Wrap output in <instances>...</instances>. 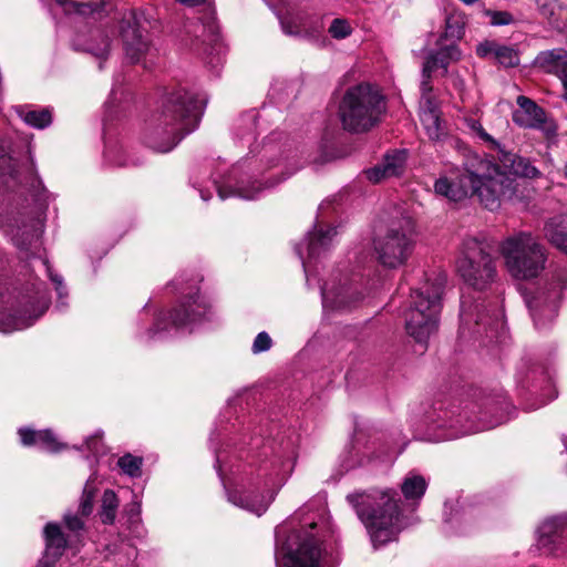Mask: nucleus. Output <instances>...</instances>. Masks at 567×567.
Here are the masks:
<instances>
[{
	"label": "nucleus",
	"instance_id": "obj_52",
	"mask_svg": "<svg viewBox=\"0 0 567 567\" xmlns=\"http://www.w3.org/2000/svg\"><path fill=\"white\" fill-rule=\"evenodd\" d=\"M55 563L42 556V558L39 560L35 567H53Z\"/></svg>",
	"mask_w": 567,
	"mask_h": 567
},
{
	"label": "nucleus",
	"instance_id": "obj_22",
	"mask_svg": "<svg viewBox=\"0 0 567 567\" xmlns=\"http://www.w3.org/2000/svg\"><path fill=\"white\" fill-rule=\"evenodd\" d=\"M320 290L324 311L348 310L360 299L358 291L347 279L333 278L326 281Z\"/></svg>",
	"mask_w": 567,
	"mask_h": 567
},
{
	"label": "nucleus",
	"instance_id": "obj_38",
	"mask_svg": "<svg viewBox=\"0 0 567 567\" xmlns=\"http://www.w3.org/2000/svg\"><path fill=\"white\" fill-rule=\"evenodd\" d=\"M96 492H97V472L93 471V473L89 476V478L86 480L84 487H83V493H82V497H81L79 511H78V513L81 516L87 517L92 514Z\"/></svg>",
	"mask_w": 567,
	"mask_h": 567
},
{
	"label": "nucleus",
	"instance_id": "obj_39",
	"mask_svg": "<svg viewBox=\"0 0 567 567\" xmlns=\"http://www.w3.org/2000/svg\"><path fill=\"white\" fill-rule=\"evenodd\" d=\"M104 158L111 165L118 167L138 166L142 164L140 158L130 157L121 145H106Z\"/></svg>",
	"mask_w": 567,
	"mask_h": 567
},
{
	"label": "nucleus",
	"instance_id": "obj_10",
	"mask_svg": "<svg viewBox=\"0 0 567 567\" xmlns=\"http://www.w3.org/2000/svg\"><path fill=\"white\" fill-rule=\"evenodd\" d=\"M445 276L437 275L427 280L411 293L410 307L404 313L405 330L423 350L427 340L436 332L442 309L441 298L444 290Z\"/></svg>",
	"mask_w": 567,
	"mask_h": 567
},
{
	"label": "nucleus",
	"instance_id": "obj_7",
	"mask_svg": "<svg viewBox=\"0 0 567 567\" xmlns=\"http://www.w3.org/2000/svg\"><path fill=\"white\" fill-rule=\"evenodd\" d=\"M213 318L210 301L198 289L190 288L169 313L156 312L146 303L132 323V334L136 342L148 344L165 338L173 329L192 332Z\"/></svg>",
	"mask_w": 567,
	"mask_h": 567
},
{
	"label": "nucleus",
	"instance_id": "obj_16",
	"mask_svg": "<svg viewBox=\"0 0 567 567\" xmlns=\"http://www.w3.org/2000/svg\"><path fill=\"white\" fill-rule=\"evenodd\" d=\"M461 338L486 337L489 342H497L504 334V311L497 303L467 305L461 301Z\"/></svg>",
	"mask_w": 567,
	"mask_h": 567
},
{
	"label": "nucleus",
	"instance_id": "obj_9",
	"mask_svg": "<svg viewBox=\"0 0 567 567\" xmlns=\"http://www.w3.org/2000/svg\"><path fill=\"white\" fill-rule=\"evenodd\" d=\"M347 499L355 509L375 549L395 540L398 534L405 527L394 489L353 493L349 494Z\"/></svg>",
	"mask_w": 567,
	"mask_h": 567
},
{
	"label": "nucleus",
	"instance_id": "obj_54",
	"mask_svg": "<svg viewBox=\"0 0 567 567\" xmlns=\"http://www.w3.org/2000/svg\"><path fill=\"white\" fill-rule=\"evenodd\" d=\"M563 441H564L565 449L567 451V437H565Z\"/></svg>",
	"mask_w": 567,
	"mask_h": 567
},
{
	"label": "nucleus",
	"instance_id": "obj_1",
	"mask_svg": "<svg viewBox=\"0 0 567 567\" xmlns=\"http://www.w3.org/2000/svg\"><path fill=\"white\" fill-rule=\"evenodd\" d=\"M0 183L8 188L30 185L37 192V205L32 209L0 215V229L28 258L21 287L11 292L0 285V332L11 333L33 326L49 308L48 289L34 271L45 272L53 282L58 295L55 308L60 311L68 307L69 293L63 278L52 271L47 257L34 251L28 254L31 249H39L50 194L37 178L32 161L27 154L16 151L8 141L0 142Z\"/></svg>",
	"mask_w": 567,
	"mask_h": 567
},
{
	"label": "nucleus",
	"instance_id": "obj_49",
	"mask_svg": "<svg viewBox=\"0 0 567 567\" xmlns=\"http://www.w3.org/2000/svg\"><path fill=\"white\" fill-rule=\"evenodd\" d=\"M431 75H432V73H429L427 75H425L422 72V81H421V86H420V89H421L420 105L426 104V101L437 102L435 96L432 94L433 87L430 83Z\"/></svg>",
	"mask_w": 567,
	"mask_h": 567
},
{
	"label": "nucleus",
	"instance_id": "obj_25",
	"mask_svg": "<svg viewBox=\"0 0 567 567\" xmlns=\"http://www.w3.org/2000/svg\"><path fill=\"white\" fill-rule=\"evenodd\" d=\"M20 442L27 447H37L48 453H59L68 449V445L50 429L34 430L29 426L18 429Z\"/></svg>",
	"mask_w": 567,
	"mask_h": 567
},
{
	"label": "nucleus",
	"instance_id": "obj_27",
	"mask_svg": "<svg viewBox=\"0 0 567 567\" xmlns=\"http://www.w3.org/2000/svg\"><path fill=\"white\" fill-rule=\"evenodd\" d=\"M476 54L483 59L494 60L505 68L519 63L517 50L512 45L501 44L494 40H485L476 47Z\"/></svg>",
	"mask_w": 567,
	"mask_h": 567
},
{
	"label": "nucleus",
	"instance_id": "obj_2",
	"mask_svg": "<svg viewBox=\"0 0 567 567\" xmlns=\"http://www.w3.org/2000/svg\"><path fill=\"white\" fill-rule=\"evenodd\" d=\"M258 135V113L250 110L234 123L231 138L248 155L239 159L223 176L212 175L209 181L221 200L238 197L258 199L295 174L300 165L281 133H271L261 144L255 145Z\"/></svg>",
	"mask_w": 567,
	"mask_h": 567
},
{
	"label": "nucleus",
	"instance_id": "obj_4",
	"mask_svg": "<svg viewBox=\"0 0 567 567\" xmlns=\"http://www.w3.org/2000/svg\"><path fill=\"white\" fill-rule=\"evenodd\" d=\"M276 567H334L338 544L321 502L300 507L276 527Z\"/></svg>",
	"mask_w": 567,
	"mask_h": 567
},
{
	"label": "nucleus",
	"instance_id": "obj_51",
	"mask_svg": "<svg viewBox=\"0 0 567 567\" xmlns=\"http://www.w3.org/2000/svg\"><path fill=\"white\" fill-rule=\"evenodd\" d=\"M203 178L200 176H193L192 184L196 188L204 202H207L212 197L210 190L206 189L203 185Z\"/></svg>",
	"mask_w": 567,
	"mask_h": 567
},
{
	"label": "nucleus",
	"instance_id": "obj_37",
	"mask_svg": "<svg viewBox=\"0 0 567 567\" xmlns=\"http://www.w3.org/2000/svg\"><path fill=\"white\" fill-rule=\"evenodd\" d=\"M184 32L185 38L183 40L185 41V44H189L192 48L197 50L198 43L195 42V40H200L202 43H205L206 39L212 40L214 37V25L209 24L206 27L202 22L190 21L185 24Z\"/></svg>",
	"mask_w": 567,
	"mask_h": 567
},
{
	"label": "nucleus",
	"instance_id": "obj_41",
	"mask_svg": "<svg viewBox=\"0 0 567 567\" xmlns=\"http://www.w3.org/2000/svg\"><path fill=\"white\" fill-rule=\"evenodd\" d=\"M464 123L468 132L475 137L478 138L482 143L487 144L493 150H499V143L488 134L482 124L472 117H465Z\"/></svg>",
	"mask_w": 567,
	"mask_h": 567
},
{
	"label": "nucleus",
	"instance_id": "obj_34",
	"mask_svg": "<svg viewBox=\"0 0 567 567\" xmlns=\"http://www.w3.org/2000/svg\"><path fill=\"white\" fill-rule=\"evenodd\" d=\"M545 238L567 255V214L554 216L544 225Z\"/></svg>",
	"mask_w": 567,
	"mask_h": 567
},
{
	"label": "nucleus",
	"instance_id": "obj_28",
	"mask_svg": "<svg viewBox=\"0 0 567 567\" xmlns=\"http://www.w3.org/2000/svg\"><path fill=\"white\" fill-rule=\"evenodd\" d=\"M535 63L560 79L565 89L564 97L567 100V50L558 48L543 51L536 56Z\"/></svg>",
	"mask_w": 567,
	"mask_h": 567
},
{
	"label": "nucleus",
	"instance_id": "obj_23",
	"mask_svg": "<svg viewBox=\"0 0 567 567\" xmlns=\"http://www.w3.org/2000/svg\"><path fill=\"white\" fill-rule=\"evenodd\" d=\"M517 107L512 113L513 122L523 128L539 130L546 134L554 133L555 127L548 122L546 112L525 95L516 99Z\"/></svg>",
	"mask_w": 567,
	"mask_h": 567
},
{
	"label": "nucleus",
	"instance_id": "obj_55",
	"mask_svg": "<svg viewBox=\"0 0 567 567\" xmlns=\"http://www.w3.org/2000/svg\"><path fill=\"white\" fill-rule=\"evenodd\" d=\"M565 176L567 177V164L565 165Z\"/></svg>",
	"mask_w": 567,
	"mask_h": 567
},
{
	"label": "nucleus",
	"instance_id": "obj_42",
	"mask_svg": "<svg viewBox=\"0 0 567 567\" xmlns=\"http://www.w3.org/2000/svg\"><path fill=\"white\" fill-rule=\"evenodd\" d=\"M468 514L467 506L460 499H450L444 503V523L453 525L464 519Z\"/></svg>",
	"mask_w": 567,
	"mask_h": 567
},
{
	"label": "nucleus",
	"instance_id": "obj_30",
	"mask_svg": "<svg viewBox=\"0 0 567 567\" xmlns=\"http://www.w3.org/2000/svg\"><path fill=\"white\" fill-rule=\"evenodd\" d=\"M43 537L45 543L43 557L56 563L63 555L64 549L71 545L72 536L68 537L62 532V528L56 523H48L43 528Z\"/></svg>",
	"mask_w": 567,
	"mask_h": 567
},
{
	"label": "nucleus",
	"instance_id": "obj_35",
	"mask_svg": "<svg viewBox=\"0 0 567 567\" xmlns=\"http://www.w3.org/2000/svg\"><path fill=\"white\" fill-rule=\"evenodd\" d=\"M17 115L30 127L43 130L52 123V112L49 107L33 105L14 106Z\"/></svg>",
	"mask_w": 567,
	"mask_h": 567
},
{
	"label": "nucleus",
	"instance_id": "obj_19",
	"mask_svg": "<svg viewBox=\"0 0 567 567\" xmlns=\"http://www.w3.org/2000/svg\"><path fill=\"white\" fill-rule=\"evenodd\" d=\"M536 534V547L540 555L567 558V513L545 518Z\"/></svg>",
	"mask_w": 567,
	"mask_h": 567
},
{
	"label": "nucleus",
	"instance_id": "obj_50",
	"mask_svg": "<svg viewBox=\"0 0 567 567\" xmlns=\"http://www.w3.org/2000/svg\"><path fill=\"white\" fill-rule=\"evenodd\" d=\"M462 34H463V25L454 17H449L446 19L445 35L452 37V38H461Z\"/></svg>",
	"mask_w": 567,
	"mask_h": 567
},
{
	"label": "nucleus",
	"instance_id": "obj_21",
	"mask_svg": "<svg viewBox=\"0 0 567 567\" xmlns=\"http://www.w3.org/2000/svg\"><path fill=\"white\" fill-rule=\"evenodd\" d=\"M285 34L303 38L317 42L320 40L324 25L319 17H308L303 13L287 11L276 12Z\"/></svg>",
	"mask_w": 567,
	"mask_h": 567
},
{
	"label": "nucleus",
	"instance_id": "obj_12",
	"mask_svg": "<svg viewBox=\"0 0 567 567\" xmlns=\"http://www.w3.org/2000/svg\"><path fill=\"white\" fill-rule=\"evenodd\" d=\"M415 225L410 216L391 219L372 240L377 261L388 269H398L410 259L415 247Z\"/></svg>",
	"mask_w": 567,
	"mask_h": 567
},
{
	"label": "nucleus",
	"instance_id": "obj_5",
	"mask_svg": "<svg viewBox=\"0 0 567 567\" xmlns=\"http://www.w3.org/2000/svg\"><path fill=\"white\" fill-rule=\"evenodd\" d=\"M517 183L504 172L499 164L466 150L462 169L453 168L451 176L441 175L434 183L436 195L451 202L475 197L486 209L493 212L516 195Z\"/></svg>",
	"mask_w": 567,
	"mask_h": 567
},
{
	"label": "nucleus",
	"instance_id": "obj_48",
	"mask_svg": "<svg viewBox=\"0 0 567 567\" xmlns=\"http://www.w3.org/2000/svg\"><path fill=\"white\" fill-rule=\"evenodd\" d=\"M492 25H508L514 22L513 16L507 11L485 10Z\"/></svg>",
	"mask_w": 567,
	"mask_h": 567
},
{
	"label": "nucleus",
	"instance_id": "obj_47",
	"mask_svg": "<svg viewBox=\"0 0 567 567\" xmlns=\"http://www.w3.org/2000/svg\"><path fill=\"white\" fill-rule=\"evenodd\" d=\"M272 344L274 342L271 337L266 331H261L254 339L251 352L254 354L266 352L271 349Z\"/></svg>",
	"mask_w": 567,
	"mask_h": 567
},
{
	"label": "nucleus",
	"instance_id": "obj_32",
	"mask_svg": "<svg viewBox=\"0 0 567 567\" xmlns=\"http://www.w3.org/2000/svg\"><path fill=\"white\" fill-rule=\"evenodd\" d=\"M136 557V548L131 543L121 539L118 543L105 547V565L103 567H133Z\"/></svg>",
	"mask_w": 567,
	"mask_h": 567
},
{
	"label": "nucleus",
	"instance_id": "obj_13",
	"mask_svg": "<svg viewBox=\"0 0 567 567\" xmlns=\"http://www.w3.org/2000/svg\"><path fill=\"white\" fill-rule=\"evenodd\" d=\"M51 10L54 14L62 11L79 28L71 41L75 51L86 52L99 59L109 55L111 35L104 28L93 25L96 18L91 4L54 0V7Z\"/></svg>",
	"mask_w": 567,
	"mask_h": 567
},
{
	"label": "nucleus",
	"instance_id": "obj_11",
	"mask_svg": "<svg viewBox=\"0 0 567 567\" xmlns=\"http://www.w3.org/2000/svg\"><path fill=\"white\" fill-rule=\"evenodd\" d=\"M385 111L384 96L378 87L361 83L349 87L339 106V116L344 130L367 132L377 125Z\"/></svg>",
	"mask_w": 567,
	"mask_h": 567
},
{
	"label": "nucleus",
	"instance_id": "obj_40",
	"mask_svg": "<svg viewBox=\"0 0 567 567\" xmlns=\"http://www.w3.org/2000/svg\"><path fill=\"white\" fill-rule=\"evenodd\" d=\"M118 505L120 502L114 491H104L101 501V508L99 512L103 524L112 525L115 522Z\"/></svg>",
	"mask_w": 567,
	"mask_h": 567
},
{
	"label": "nucleus",
	"instance_id": "obj_3",
	"mask_svg": "<svg viewBox=\"0 0 567 567\" xmlns=\"http://www.w3.org/2000/svg\"><path fill=\"white\" fill-rule=\"evenodd\" d=\"M243 445L258 449L256 457L259 461L255 468V460L236 465L228 461L231 452L215 450V468L224 485L228 501L237 507L262 515L275 499L278 491L285 485L292 473L297 456V440L290 436H280L264 441L256 436ZM234 451L233 453H236Z\"/></svg>",
	"mask_w": 567,
	"mask_h": 567
},
{
	"label": "nucleus",
	"instance_id": "obj_24",
	"mask_svg": "<svg viewBox=\"0 0 567 567\" xmlns=\"http://www.w3.org/2000/svg\"><path fill=\"white\" fill-rule=\"evenodd\" d=\"M375 442L362 429H355L350 449L346 452L342 466L350 471L370 463L375 456Z\"/></svg>",
	"mask_w": 567,
	"mask_h": 567
},
{
	"label": "nucleus",
	"instance_id": "obj_31",
	"mask_svg": "<svg viewBox=\"0 0 567 567\" xmlns=\"http://www.w3.org/2000/svg\"><path fill=\"white\" fill-rule=\"evenodd\" d=\"M420 121L431 141H442L446 136L439 102L426 101V104L420 105Z\"/></svg>",
	"mask_w": 567,
	"mask_h": 567
},
{
	"label": "nucleus",
	"instance_id": "obj_46",
	"mask_svg": "<svg viewBox=\"0 0 567 567\" xmlns=\"http://www.w3.org/2000/svg\"><path fill=\"white\" fill-rule=\"evenodd\" d=\"M102 437L103 432L101 430H97L92 435L86 437L84 441L85 449L89 452H91L95 458H97L101 454L104 453V444Z\"/></svg>",
	"mask_w": 567,
	"mask_h": 567
},
{
	"label": "nucleus",
	"instance_id": "obj_6",
	"mask_svg": "<svg viewBox=\"0 0 567 567\" xmlns=\"http://www.w3.org/2000/svg\"><path fill=\"white\" fill-rule=\"evenodd\" d=\"M206 100L186 90L168 94L145 128L143 143L157 153L171 152L198 125Z\"/></svg>",
	"mask_w": 567,
	"mask_h": 567
},
{
	"label": "nucleus",
	"instance_id": "obj_26",
	"mask_svg": "<svg viewBox=\"0 0 567 567\" xmlns=\"http://www.w3.org/2000/svg\"><path fill=\"white\" fill-rule=\"evenodd\" d=\"M408 154L404 150H395L386 153L380 164L364 172L367 178L372 183H379L384 178L399 176L402 174Z\"/></svg>",
	"mask_w": 567,
	"mask_h": 567
},
{
	"label": "nucleus",
	"instance_id": "obj_33",
	"mask_svg": "<svg viewBox=\"0 0 567 567\" xmlns=\"http://www.w3.org/2000/svg\"><path fill=\"white\" fill-rule=\"evenodd\" d=\"M498 151L502 166L508 169L512 175L532 179L540 176V171L533 165L529 158L501 148Z\"/></svg>",
	"mask_w": 567,
	"mask_h": 567
},
{
	"label": "nucleus",
	"instance_id": "obj_45",
	"mask_svg": "<svg viewBox=\"0 0 567 567\" xmlns=\"http://www.w3.org/2000/svg\"><path fill=\"white\" fill-rule=\"evenodd\" d=\"M83 516H81L79 513L73 514L71 512H68L63 516L64 524L70 533H72V538H79L81 532L84 529V520Z\"/></svg>",
	"mask_w": 567,
	"mask_h": 567
},
{
	"label": "nucleus",
	"instance_id": "obj_14",
	"mask_svg": "<svg viewBox=\"0 0 567 567\" xmlns=\"http://www.w3.org/2000/svg\"><path fill=\"white\" fill-rule=\"evenodd\" d=\"M505 267L515 279L536 278L547 260L545 247L530 233L519 231L505 238L499 245Z\"/></svg>",
	"mask_w": 567,
	"mask_h": 567
},
{
	"label": "nucleus",
	"instance_id": "obj_15",
	"mask_svg": "<svg viewBox=\"0 0 567 567\" xmlns=\"http://www.w3.org/2000/svg\"><path fill=\"white\" fill-rule=\"evenodd\" d=\"M456 270L463 281L476 290L486 289L497 277L496 260L487 251V245L476 237L463 240Z\"/></svg>",
	"mask_w": 567,
	"mask_h": 567
},
{
	"label": "nucleus",
	"instance_id": "obj_17",
	"mask_svg": "<svg viewBox=\"0 0 567 567\" xmlns=\"http://www.w3.org/2000/svg\"><path fill=\"white\" fill-rule=\"evenodd\" d=\"M567 288V267L558 268L543 289L532 297H526L536 329L544 330L554 321L558 312V303Z\"/></svg>",
	"mask_w": 567,
	"mask_h": 567
},
{
	"label": "nucleus",
	"instance_id": "obj_44",
	"mask_svg": "<svg viewBox=\"0 0 567 567\" xmlns=\"http://www.w3.org/2000/svg\"><path fill=\"white\" fill-rule=\"evenodd\" d=\"M353 29L347 19L336 18L331 21L328 32L336 40H342L351 35Z\"/></svg>",
	"mask_w": 567,
	"mask_h": 567
},
{
	"label": "nucleus",
	"instance_id": "obj_20",
	"mask_svg": "<svg viewBox=\"0 0 567 567\" xmlns=\"http://www.w3.org/2000/svg\"><path fill=\"white\" fill-rule=\"evenodd\" d=\"M120 34L126 56L133 63L143 62L146 68L147 58L154 55L155 49L146 31L141 27L135 13L130 12L124 16L120 27Z\"/></svg>",
	"mask_w": 567,
	"mask_h": 567
},
{
	"label": "nucleus",
	"instance_id": "obj_18",
	"mask_svg": "<svg viewBox=\"0 0 567 567\" xmlns=\"http://www.w3.org/2000/svg\"><path fill=\"white\" fill-rule=\"evenodd\" d=\"M337 234L336 227H326L317 223L305 239L296 245L295 250L302 262L308 286L315 278L316 264L334 247Z\"/></svg>",
	"mask_w": 567,
	"mask_h": 567
},
{
	"label": "nucleus",
	"instance_id": "obj_53",
	"mask_svg": "<svg viewBox=\"0 0 567 567\" xmlns=\"http://www.w3.org/2000/svg\"><path fill=\"white\" fill-rule=\"evenodd\" d=\"M244 452V446L238 449V453L241 454ZM241 457V455H239Z\"/></svg>",
	"mask_w": 567,
	"mask_h": 567
},
{
	"label": "nucleus",
	"instance_id": "obj_43",
	"mask_svg": "<svg viewBox=\"0 0 567 567\" xmlns=\"http://www.w3.org/2000/svg\"><path fill=\"white\" fill-rule=\"evenodd\" d=\"M117 466L130 477H140L142 475L143 458L130 453L117 460Z\"/></svg>",
	"mask_w": 567,
	"mask_h": 567
},
{
	"label": "nucleus",
	"instance_id": "obj_8",
	"mask_svg": "<svg viewBox=\"0 0 567 567\" xmlns=\"http://www.w3.org/2000/svg\"><path fill=\"white\" fill-rule=\"evenodd\" d=\"M512 404L502 396L484 405L478 413L460 410L456 405L436 403L426 411L424 423L434 441L454 440L480 431L493 429L509 420Z\"/></svg>",
	"mask_w": 567,
	"mask_h": 567
},
{
	"label": "nucleus",
	"instance_id": "obj_36",
	"mask_svg": "<svg viewBox=\"0 0 567 567\" xmlns=\"http://www.w3.org/2000/svg\"><path fill=\"white\" fill-rule=\"evenodd\" d=\"M427 485L429 483L424 476L415 472H410L401 483V492L405 501L414 506L417 505L424 496Z\"/></svg>",
	"mask_w": 567,
	"mask_h": 567
},
{
	"label": "nucleus",
	"instance_id": "obj_29",
	"mask_svg": "<svg viewBox=\"0 0 567 567\" xmlns=\"http://www.w3.org/2000/svg\"><path fill=\"white\" fill-rule=\"evenodd\" d=\"M461 59V51L455 43L443 44L436 51H430L423 62V73L427 75L437 70H442V74L447 73L449 65Z\"/></svg>",
	"mask_w": 567,
	"mask_h": 567
}]
</instances>
